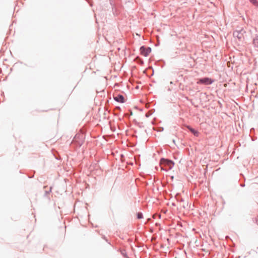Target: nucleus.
Wrapping results in <instances>:
<instances>
[{
  "label": "nucleus",
  "instance_id": "f257e3e1",
  "mask_svg": "<svg viewBox=\"0 0 258 258\" xmlns=\"http://www.w3.org/2000/svg\"><path fill=\"white\" fill-rule=\"evenodd\" d=\"M84 136L82 134H77L75 136L73 142L76 143L77 146H81L84 142Z\"/></svg>",
  "mask_w": 258,
  "mask_h": 258
},
{
  "label": "nucleus",
  "instance_id": "f03ea898",
  "mask_svg": "<svg viewBox=\"0 0 258 258\" xmlns=\"http://www.w3.org/2000/svg\"><path fill=\"white\" fill-rule=\"evenodd\" d=\"M151 51V49L149 47H146L144 46H142L140 48L141 54L144 56H147Z\"/></svg>",
  "mask_w": 258,
  "mask_h": 258
},
{
  "label": "nucleus",
  "instance_id": "7ed1b4c3",
  "mask_svg": "<svg viewBox=\"0 0 258 258\" xmlns=\"http://www.w3.org/2000/svg\"><path fill=\"white\" fill-rule=\"evenodd\" d=\"M160 163L161 164H164L165 165L168 166L169 169H171L174 166L173 162L168 159L163 158L161 160Z\"/></svg>",
  "mask_w": 258,
  "mask_h": 258
},
{
  "label": "nucleus",
  "instance_id": "20e7f679",
  "mask_svg": "<svg viewBox=\"0 0 258 258\" xmlns=\"http://www.w3.org/2000/svg\"><path fill=\"white\" fill-rule=\"evenodd\" d=\"M243 30L241 29V30H235L233 33V35L234 37L237 38L239 40H241L243 38V33L242 32Z\"/></svg>",
  "mask_w": 258,
  "mask_h": 258
},
{
  "label": "nucleus",
  "instance_id": "39448f33",
  "mask_svg": "<svg viewBox=\"0 0 258 258\" xmlns=\"http://www.w3.org/2000/svg\"><path fill=\"white\" fill-rule=\"evenodd\" d=\"M113 99L115 101L119 103H124L125 102L123 96L121 94L114 95Z\"/></svg>",
  "mask_w": 258,
  "mask_h": 258
},
{
  "label": "nucleus",
  "instance_id": "423d86ee",
  "mask_svg": "<svg viewBox=\"0 0 258 258\" xmlns=\"http://www.w3.org/2000/svg\"><path fill=\"white\" fill-rule=\"evenodd\" d=\"M198 83H200L205 85H209L210 84V79L208 78L200 79L198 81Z\"/></svg>",
  "mask_w": 258,
  "mask_h": 258
},
{
  "label": "nucleus",
  "instance_id": "0eeeda50",
  "mask_svg": "<svg viewBox=\"0 0 258 258\" xmlns=\"http://www.w3.org/2000/svg\"><path fill=\"white\" fill-rule=\"evenodd\" d=\"M187 128L188 129V130L192 133L195 136H198L199 135V132L194 129L193 128L189 126H187Z\"/></svg>",
  "mask_w": 258,
  "mask_h": 258
},
{
  "label": "nucleus",
  "instance_id": "6e6552de",
  "mask_svg": "<svg viewBox=\"0 0 258 258\" xmlns=\"http://www.w3.org/2000/svg\"><path fill=\"white\" fill-rule=\"evenodd\" d=\"M253 44L254 47L258 48V35L257 34L253 39Z\"/></svg>",
  "mask_w": 258,
  "mask_h": 258
},
{
  "label": "nucleus",
  "instance_id": "1a4fd4ad",
  "mask_svg": "<svg viewBox=\"0 0 258 258\" xmlns=\"http://www.w3.org/2000/svg\"><path fill=\"white\" fill-rule=\"evenodd\" d=\"M254 6L258 7V2L256 0H249Z\"/></svg>",
  "mask_w": 258,
  "mask_h": 258
},
{
  "label": "nucleus",
  "instance_id": "9d476101",
  "mask_svg": "<svg viewBox=\"0 0 258 258\" xmlns=\"http://www.w3.org/2000/svg\"><path fill=\"white\" fill-rule=\"evenodd\" d=\"M137 218L138 219H142V218H143V214L142 213L139 212L137 214Z\"/></svg>",
  "mask_w": 258,
  "mask_h": 258
},
{
  "label": "nucleus",
  "instance_id": "9b49d317",
  "mask_svg": "<svg viewBox=\"0 0 258 258\" xmlns=\"http://www.w3.org/2000/svg\"><path fill=\"white\" fill-rule=\"evenodd\" d=\"M254 221L258 225V216L255 218Z\"/></svg>",
  "mask_w": 258,
  "mask_h": 258
},
{
  "label": "nucleus",
  "instance_id": "f8f14e48",
  "mask_svg": "<svg viewBox=\"0 0 258 258\" xmlns=\"http://www.w3.org/2000/svg\"><path fill=\"white\" fill-rule=\"evenodd\" d=\"M124 252V251H122V252H121V254H122L124 257H126V254L125 252Z\"/></svg>",
  "mask_w": 258,
  "mask_h": 258
},
{
  "label": "nucleus",
  "instance_id": "ddd939ff",
  "mask_svg": "<svg viewBox=\"0 0 258 258\" xmlns=\"http://www.w3.org/2000/svg\"><path fill=\"white\" fill-rule=\"evenodd\" d=\"M213 82H214V80H212V79H211V84H212Z\"/></svg>",
  "mask_w": 258,
  "mask_h": 258
},
{
  "label": "nucleus",
  "instance_id": "4468645a",
  "mask_svg": "<svg viewBox=\"0 0 258 258\" xmlns=\"http://www.w3.org/2000/svg\"><path fill=\"white\" fill-rule=\"evenodd\" d=\"M240 185H241V186L243 187V186H245V184H241Z\"/></svg>",
  "mask_w": 258,
  "mask_h": 258
},
{
  "label": "nucleus",
  "instance_id": "2eb2a0df",
  "mask_svg": "<svg viewBox=\"0 0 258 258\" xmlns=\"http://www.w3.org/2000/svg\"><path fill=\"white\" fill-rule=\"evenodd\" d=\"M212 255V251L211 250V255ZM211 258H212L211 256Z\"/></svg>",
  "mask_w": 258,
  "mask_h": 258
},
{
  "label": "nucleus",
  "instance_id": "dca6fc26",
  "mask_svg": "<svg viewBox=\"0 0 258 258\" xmlns=\"http://www.w3.org/2000/svg\"><path fill=\"white\" fill-rule=\"evenodd\" d=\"M172 83H173L172 82H170L171 84H172Z\"/></svg>",
  "mask_w": 258,
  "mask_h": 258
}]
</instances>
